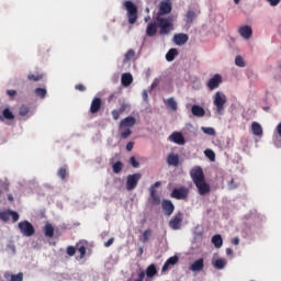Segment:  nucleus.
<instances>
[{
	"label": "nucleus",
	"mask_w": 281,
	"mask_h": 281,
	"mask_svg": "<svg viewBox=\"0 0 281 281\" xmlns=\"http://www.w3.org/2000/svg\"><path fill=\"white\" fill-rule=\"evenodd\" d=\"M172 12V0H162L158 5V12L156 14L157 22L159 23V35L168 36L172 30H175V25L172 23V19L164 18L166 14H170Z\"/></svg>",
	"instance_id": "nucleus-1"
},
{
	"label": "nucleus",
	"mask_w": 281,
	"mask_h": 281,
	"mask_svg": "<svg viewBox=\"0 0 281 281\" xmlns=\"http://www.w3.org/2000/svg\"><path fill=\"white\" fill-rule=\"evenodd\" d=\"M190 177L195 188L198 189V194L200 196H205L209 192H211L210 183L205 180V173L203 172V168L195 166L190 170Z\"/></svg>",
	"instance_id": "nucleus-2"
},
{
	"label": "nucleus",
	"mask_w": 281,
	"mask_h": 281,
	"mask_svg": "<svg viewBox=\"0 0 281 281\" xmlns=\"http://www.w3.org/2000/svg\"><path fill=\"white\" fill-rule=\"evenodd\" d=\"M136 123H137V120L135 119V116H127L120 122L119 128L120 131H123L121 133L122 139H128V137L133 135V131H131V128H133V126Z\"/></svg>",
	"instance_id": "nucleus-3"
},
{
	"label": "nucleus",
	"mask_w": 281,
	"mask_h": 281,
	"mask_svg": "<svg viewBox=\"0 0 281 281\" xmlns=\"http://www.w3.org/2000/svg\"><path fill=\"white\" fill-rule=\"evenodd\" d=\"M125 10L127 11V19L128 23L131 25H134V23H137V5L133 3L131 0H126L123 3Z\"/></svg>",
	"instance_id": "nucleus-4"
},
{
	"label": "nucleus",
	"mask_w": 281,
	"mask_h": 281,
	"mask_svg": "<svg viewBox=\"0 0 281 281\" xmlns=\"http://www.w3.org/2000/svg\"><path fill=\"white\" fill-rule=\"evenodd\" d=\"M213 104L216 108L218 115H223V111H225V104H227V97L225 93L216 92L214 95Z\"/></svg>",
	"instance_id": "nucleus-5"
},
{
	"label": "nucleus",
	"mask_w": 281,
	"mask_h": 281,
	"mask_svg": "<svg viewBox=\"0 0 281 281\" xmlns=\"http://www.w3.org/2000/svg\"><path fill=\"white\" fill-rule=\"evenodd\" d=\"M18 227L23 236L26 238H30L31 236H34L36 234V229L34 228V225L30 223L27 220H24L18 224Z\"/></svg>",
	"instance_id": "nucleus-6"
},
{
	"label": "nucleus",
	"mask_w": 281,
	"mask_h": 281,
	"mask_svg": "<svg viewBox=\"0 0 281 281\" xmlns=\"http://www.w3.org/2000/svg\"><path fill=\"white\" fill-rule=\"evenodd\" d=\"M188 196H190V189L186 186L175 188L171 192V199H176L177 201H186Z\"/></svg>",
	"instance_id": "nucleus-7"
},
{
	"label": "nucleus",
	"mask_w": 281,
	"mask_h": 281,
	"mask_svg": "<svg viewBox=\"0 0 281 281\" xmlns=\"http://www.w3.org/2000/svg\"><path fill=\"white\" fill-rule=\"evenodd\" d=\"M139 179H142V173H134L127 176L126 190H135L137 188V183H139Z\"/></svg>",
	"instance_id": "nucleus-8"
},
{
	"label": "nucleus",
	"mask_w": 281,
	"mask_h": 281,
	"mask_svg": "<svg viewBox=\"0 0 281 281\" xmlns=\"http://www.w3.org/2000/svg\"><path fill=\"white\" fill-rule=\"evenodd\" d=\"M10 216L13 223H16V221L20 218V215L16 213V211L7 210L0 212V221H3V223H8V221H10Z\"/></svg>",
	"instance_id": "nucleus-9"
},
{
	"label": "nucleus",
	"mask_w": 281,
	"mask_h": 281,
	"mask_svg": "<svg viewBox=\"0 0 281 281\" xmlns=\"http://www.w3.org/2000/svg\"><path fill=\"white\" fill-rule=\"evenodd\" d=\"M181 225H183V213L178 212L170 221L169 227L171 229H181Z\"/></svg>",
	"instance_id": "nucleus-10"
},
{
	"label": "nucleus",
	"mask_w": 281,
	"mask_h": 281,
	"mask_svg": "<svg viewBox=\"0 0 281 281\" xmlns=\"http://www.w3.org/2000/svg\"><path fill=\"white\" fill-rule=\"evenodd\" d=\"M223 77H221V75H214V77L207 81L206 86L210 89V91H214V89H218V87H221Z\"/></svg>",
	"instance_id": "nucleus-11"
},
{
	"label": "nucleus",
	"mask_w": 281,
	"mask_h": 281,
	"mask_svg": "<svg viewBox=\"0 0 281 281\" xmlns=\"http://www.w3.org/2000/svg\"><path fill=\"white\" fill-rule=\"evenodd\" d=\"M158 29H159V22L157 21V18H155L154 22H150L149 24H147L146 35L153 38V36L157 35Z\"/></svg>",
	"instance_id": "nucleus-12"
},
{
	"label": "nucleus",
	"mask_w": 281,
	"mask_h": 281,
	"mask_svg": "<svg viewBox=\"0 0 281 281\" xmlns=\"http://www.w3.org/2000/svg\"><path fill=\"white\" fill-rule=\"evenodd\" d=\"M100 109H102V99L99 97H95L91 101L90 113L92 115H95V113H100Z\"/></svg>",
	"instance_id": "nucleus-13"
},
{
	"label": "nucleus",
	"mask_w": 281,
	"mask_h": 281,
	"mask_svg": "<svg viewBox=\"0 0 281 281\" xmlns=\"http://www.w3.org/2000/svg\"><path fill=\"white\" fill-rule=\"evenodd\" d=\"M238 34L241 38L249 41V38H251V36L254 34V31L251 30V26L243 25L238 29Z\"/></svg>",
	"instance_id": "nucleus-14"
},
{
	"label": "nucleus",
	"mask_w": 281,
	"mask_h": 281,
	"mask_svg": "<svg viewBox=\"0 0 281 281\" xmlns=\"http://www.w3.org/2000/svg\"><path fill=\"white\" fill-rule=\"evenodd\" d=\"M161 207L167 216H172L175 212V204L170 200H162Z\"/></svg>",
	"instance_id": "nucleus-15"
},
{
	"label": "nucleus",
	"mask_w": 281,
	"mask_h": 281,
	"mask_svg": "<svg viewBox=\"0 0 281 281\" xmlns=\"http://www.w3.org/2000/svg\"><path fill=\"white\" fill-rule=\"evenodd\" d=\"M170 142H173V144H178L179 146H183L186 144V138L183 137V134L180 132H173L169 136Z\"/></svg>",
	"instance_id": "nucleus-16"
},
{
	"label": "nucleus",
	"mask_w": 281,
	"mask_h": 281,
	"mask_svg": "<svg viewBox=\"0 0 281 281\" xmlns=\"http://www.w3.org/2000/svg\"><path fill=\"white\" fill-rule=\"evenodd\" d=\"M205 267L203 258H200L195 260L193 263L190 265L189 269L193 272L203 271V268Z\"/></svg>",
	"instance_id": "nucleus-17"
},
{
	"label": "nucleus",
	"mask_w": 281,
	"mask_h": 281,
	"mask_svg": "<svg viewBox=\"0 0 281 281\" xmlns=\"http://www.w3.org/2000/svg\"><path fill=\"white\" fill-rule=\"evenodd\" d=\"M189 36L186 33H179L173 36V42L176 45H186L188 43Z\"/></svg>",
	"instance_id": "nucleus-18"
},
{
	"label": "nucleus",
	"mask_w": 281,
	"mask_h": 281,
	"mask_svg": "<svg viewBox=\"0 0 281 281\" xmlns=\"http://www.w3.org/2000/svg\"><path fill=\"white\" fill-rule=\"evenodd\" d=\"M177 262H179V257H177V256H173V257H170L169 259H167L161 269L162 273H165V271H168V269H170V267H175V265H177Z\"/></svg>",
	"instance_id": "nucleus-19"
},
{
	"label": "nucleus",
	"mask_w": 281,
	"mask_h": 281,
	"mask_svg": "<svg viewBox=\"0 0 281 281\" xmlns=\"http://www.w3.org/2000/svg\"><path fill=\"white\" fill-rule=\"evenodd\" d=\"M121 82L123 87H131L133 85V75L131 72H125L121 77Z\"/></svg>",
	"instance_id": "nucleus-20"
},
{
	"label": "nucleus",
	"mask_w": 281,
	"mask_h": 281,
	"mask_svg": "<svg viewBox=\"0 0 281 281\" xmlns=\"http://www.w3.org/2000/svg\"><path fill=\"white\" fill-rule=\"evenodd\" d=\"M75 248H76V251H79L80 259L82 260V258L87 256V244H85V241H79L76 244Z\"/></svg>",
	"instance_id": "nucleus-21"
},
{
	"label": "nucleus",
	"mask_w": 281,
	"mask_h": 281,
	"mask_svg": "<svg viewBox=\"0 0 281 281\" xmlns=\"http://www.w3.org/2000/svg\"><path fill=\"white\" fill-rule=\"evenodd\" d=\"M167 164L168 166H179V155L171 153L167 156Z\"/></svg>",
	"instance_id": "nucleus-22"
},
{
	"label": "nucleus",
	"mask_w": 281,
	"mask_h": 281,
	"mask_svg": "<svg viewBox=\"0 0 281 281\" xmlns=\"http://www.w3.org/2000/svg\"><path fill=\"white\" fill-rule=\"evenodd\" d=\"M191 112L195 117H203L205 115V110L200 105H192Z\"/></svg>",
	"instance_id": "nucleus-23"
},
{
	"label": "nucleus",
	"mask_w": 281,
	"mask_h": 281,
	"mask_svg": "<svg viewBox=\"0 0 281 281\" xmlns=\"http://www.w3.org/2000/svg\"><path fill=\"white\" fill-rule=\"evenodd\" d=\"M251 131L254 135H257V137H260L262 135V125H260V123L258 122H252Z\"/></svg>",
	"instance_id": "nucleus-24"
},
{
	"label": "nucleus",
	"mask_w": 281,
	"mask_h": 281,
	"mask_svg": "<svg viewBox=\"0 0 281 281\" xmlns=\"http://www.w3.org/2000/svg\"><path fill=\"white\" fill-rule=\"evenodd\" d=\"M167 109H171V111H177L178 105H177V101L175 100V98H169L167 100H164Z\"/></svg>",
	"instance_id": "nucleus-25"
},
{
	"label": "nucleus",
	"mask_w": 281,
	"mask_h": 281,
	"mask_svg": "<svg viewBox=\"0 0 281 281\" xmlns=\"http://www.w3.org/2000/svg\"><path fill=\"white\" fill-rule=\"evenodd\" d=\"M146 276L147 278H155V276H157V267L155 266V263H151L147 267Z\"/></svg>",
	"instance_id": "nucleus-26"
},
{
	"label": "nucleus",
	"mask_w": 281,
	"mask_h": 281,
	"mask_svg": "<svg viewBox=\"0 0 281 281\" xmlns=\"http://www.w3.org/2000/svg\"><path fill=\"white\" fill-rule=\"evenodd\" d=\"M179 55V52L177 50V48H171L169 49V52L166 54V60L168 63H172V60H175V57H177Z\"/></svg>",
	"instance_id": "nucleus-27"
},
{
	"label": "nucleus",
	"mask_w": 281,
	"mask_h": 281,
	"mask_svg": "<svg viewBox=\"0 0 281 281\" xmlns=\"http://www.w3.org/2000/svg\"><path fill=\"white\" fill-rule=\"evenodd\" d=\"M212 243L216 249H221V247H223V237L221 235H214L212 237Z\"/></svg>",
	"instance_id": "nucleus-28"
},
{
	"label": "nucleus",
	"mask_w": 281,
	"mask_h": 281,
	"mask_svg": "<svg viewBox=\"0 0 281 281\" xmlns=\"http://www.w3.org/2000/svg\"><path fill=\"white\" fill-rule=\"evenodd\" d=\"M151 205H159L161 198L157 194V191H150Z\"/></svg>",
	"instance_id": "nucleus-29"
},
{
	"label": "nucleus",
	"mask_w": 281,
	"mask_h": 281,
	"mask_svg": "<svg viewBox=\"0 0 281 281\" xmlns=\"http://www.w3.org/2000/svg\"><path fill=\"white\" fill-rule=\"evenodd\" d=\"M44 234L47 238H54V226L46 224L44 227Z\"/></svg>",
	"instance_id": "nucleus-30"
},
{
	"label": "nucleus",
	"mask_w": 281,
	"mask_h": 281,
	"mask_svg": "<svg viewBox=\"0 0 281 281\" xmlns=\"http://www.w3.org/2000/svg\"><path fill=\"white\" fill-rule=\"evenodd\" d=\"M2 117H3V120L12 121V120H14V113H12L9 110V108H5L4 110H2Z\"/></svg>",
	"instance_id": "nucleus-31"
},
{
	"label": "nucleus",
	"mask_w": 281,
	"mask_h": 281,
	"mask_svg": "<svg viewBox=\"0 0 281 281\" xmlns=\"http://www.w3.org/2000/svg\"><path fill=\"white\" fill-rule=\"evenodd\" d=\"M122 168H124V165L120 160L112 166L114 175H120V172H122Z\"/></svg>",
	"instance_id": "nucleus-32"
},
{
	"label": "nucleus",
	"mask_w": 281,
	"mask_h": 281,
	"mask_svg": "<svg viewBox=\"0 0 281 281\" xmlns=\"http://www.w3.org/2000/svg\"><path fill=\"white\" fill-rule=\"evenodd\" d=\"M27 80H30L31 82H38L40 80H43V75H40V74H36V75L29 74L27 75Z\"/></svg>",
	"instance_id": "nucleus-33"
},
{
	"label": "nucleus",
	"mask_w": 281,
	"mask_h": 281,
	"mask_svg": "<svg viewBox=\"0 0 281 281\" xmlns=\"http://www.w3.org/2000/svg\"><path fill=\"white\" fill-rule=\"evenodd\" d=\"M150 236H153V231L150 228L146 229L143 233V237H142V243H148V240L150 239Z\"/></svg>",
	"instance_id": "nucleus-34"
},
{
	"label": "nucleus",
	"mask_w": 281,
	"mask_h": 281,
	"mask_svg": "<svg viewBox=\"0 0 281 281\" xmlns=\"http://www.w3.org/2000/svg\"><path fill=\"white\" fill-rule=\"evenodd\" d=\"M226 265L227 262L225 261V259H216L214 262L215 269H225Z\"/></svg>",
	"instance_id": "nucleus-35"
},
{
	"label": "nucleus",
	"mask_w": 281,
	"mask_h": 281,
	"mask_svg": "<svg viewBox=\"0 0 281 281\" xmlns=\"http://www.w3.org/2000/svg\"><path fill=\"white\" fill-rule=\"evenodd\" d=\"M35 94L37 95V98H41L43 100V98H45V95H47V89L36 88Z\"/></svg>",
	"instance_id": "nucleus-36"
},
{
	"label": "nucleus",
	"mask_w": 281,
	"mask_h": 281,
	"mask_svg": "<svg viewBox=\"0 0 281 281\" xmlns=\"http://www.w3.org/2000/svg\"><path fill=\"white\" fill-rule=\"evenodd\" d=\"M57 175L63 181H65V179H67V167L59 168Z\"/></svg>",
	"instance_id": "nucleus-37"
},
{
	"label": "nucleus",
	"mask_w": 281,
	"mask_h": 281,
	"mask_svg": "<svg viewBox=\"0 0 281 281\" xmlns=\"http://www.w3.org/2000/svg\"><path fill=\"white\" fill-rule=\"evenodd\" d=\"M135 58V50L134 49H128L124 56L125 63H128V60H132Z\"/></svg>",
	"instance_id": "nucleus-38"
},
{
	"label": "nucleus",
	"mask_w": 281,
	"mask_h": 281,
	"mask_svg": "<svg viewBox=\"0 0 281 281\" xmlns=\"http://www.w3.org/2000/svg\"><path fill=\"white\" fill-rule=\"evenodd\" d=\"M194 19H196V12L189 10L187 12V23H192V21H194Z\"/></svg>",
	"instance_id": "nucleus-39"
},
{
	"label": "nucleus",
	"mask_w": 281,
	"mask_h": 281,
	"mask_svg": "<svg viewBox=\"0 0 281 281\" xmlns=\"http://www.w3.org/2000/svg\"><path fill=\"white\" fill-rule=\"evenodd\" d=\"M235 65L237 67H245V59L243 58V56H240V55L236 56Z\"/></svg>",
	"instance_id": "nucleus-40"
},
{
	"label": "nucleus",
	"mask_w": 281,
	"mask_h": 281,
	"mask_svg": "<svg viewBox=\"0 0 281 281\" xmlns=\"http://www.w3.org/2000/svg\"><path fill=\"white\" fill-rule=\"evenodd\" d=\"M27 113H30V108L27 105H22L20 108V111H19V114L22 116V117H25V115H27Z\"/></svg>",
	"instance_id": "nucleus-41"
},
{
	"label": "nucleus",
	"mask_w": 281,
	"mask_h": 281,
	"mask_svg": "<svg viewBox=\"0 0 281 281\" xmlns=\"http://www.w3.org/2000/svg\"><path fill=\"white\" fill-rule=\"evenodd\" d=\"M66 254H67V256H70V257L76 256V246L75 247L74 246H68L66 248Z\"/></svg>",
	"instance_id": "nucleus-42"
},
{
	"label": "nucleus",
	"mask_w": 281,
	"mask_h": 281,
	"mask_svg": "<svg viewBox=\"0 0 281 281\" xmlns=\"http://www.w3.org/2000/svg\"><path fill=\"white\" fill-rule=\"evenodd\" d=\"M203 133L206 135H216V131H214V127H202Z\"/></svg>",
	"instance_id": "nucleus-43"
},
{
	"label": "nucleus",
	"mask_w": 281,
	"mask_h": 281,
	"mask_svg": "<svg viewBox=\"0 0 281 281\" xmlns=\"http://www.w3.org/2000/svg\"><path fill=\"white\" fill-rule=\"evenodd\" d=\"M10 281H23V273L19 272L18 274H12Z\"/></svg>",
	"instance_id": "nucleus-44"
},
{
	"label": "nucleus",
	"mask_w": 281,
	"mask_h": 281,
	"mask_svg": "<svg viewBox=\"0 0 281 281\" xmlns=\"http://www.w3.org/2000/svg\"><path fill=\"white\" fill-rule=\"evenodd\" d=\"M130 164L131 166H133V168H139V162L137 161V159L135 158V156H132L130 158Z\"/></svg>",
	"instance_id": "nucleus-45"
},
{
	"label": "nucleus",
	"mask_w": 281,
	"mask_h": 281,
	"mask_svg": "<svg viewBox=\"0 0 281 281\" xmlns=\"http://www.w3.org/2000/svg\"><path fill=\"white\" fill-rule=\"evenodd\" d=\"M205 156L209 157L211 160H214L216 157V155L214 154V151L212 149H206Z\"/></svg>",
	"instance_id": "nucleus-46"
},
{
	"label": "nucleus",
	"mask_w": 281,
	"mask_h": 281,
	"mask_svg": "<svg viewBox=\"0 0 281 281\" xmlns=\"http://www.w3.org/2000/svg\"><path fill=\"white\" fill-rule=\"evenodd\" d=\"M146 278V272L144 270H142L139 273H138V278L135 279L134 281H144V279Z\"/></svg>",
	"instance_id": "nucleus-47"
},
{
	"label": "nucleus",
	"mask_w": 281,
	"mask_h": 281,
	"mask_svg": "<svg viewBox=\"0 0 281 281\" xmlns=\"http://www.w3.org/2000/svg\"><path fill=\"white\" fill-rule=\"evenodd\" d=\"M120 115H122V114L117 110L112 111L113 120H115V121L120 120Z\"/></svg>",
	"instance_id": "nucleus-48"
},
{
	"label": "nucleus",
	"mask_w": 281,
	"mask_h": 281,
	"mask_svg": "<svg viewBox=\"0 0 281 281\" xmlns=\"http://www.w3.org/2000/svg\"><path fill=\"white\" fill-rule=\"evenodd\" d=\"M75 89L77 91H87V87H85V85H81V83L76 85Z\"/></svg>",
	"instance_id": "nucleus-49"
},
{
	"label": "nucleus",
	"mask_w": 281,
	"mask_h": 281,
	"mask_svg": "<svg viewBox=\"0 0 281 281\" xmlns=\"http://www.w3.org/2000/svg\"><path fill=\"white\" fill-rule=\"evenodd\" d=\"M159 186H161L160 181L155 182L154 184L150 186L149 191L150 192H153V190L157 191L156 188H159Z\"/></svg>",
	"instance_id": "nucleus-50"
},
{
	"label": "nucleus",
	"mask_w": 281,
	"mask_h": 281,
	"mask_svg": "<svg viewBox=\"0 0 281 281\" xmlns=\"http://www.w3.org/2000/svg\"><path fill=\"white\" fill-rule=\"evenodd\" d=\"M115 243V238L111 237L108 241L104 243V247H111Z\"/></svg>",
	"instance_id": "nucleus-51"
},
{
	"label": "nucleus",
	"mask_w": 281,
	"mask_h": 281,
	"mask_svg": "<svg viewBox=\"0 0 281 281\" xmlns=\"http://www.w3.org/2000/svg\"><path fill=\"white\" fill-rule=\"evenodd\" d=\"M159 86V79H155L150 86V90L156 89Z\"/></svg>",
	"instance_id": "nucleus-52"
},
{
	"label": "nucleus",
	"mask_w": 281,
	"mask_h": 281,
	"mask_svg": "<svg viewBox=\"0 0 281 281\" xmlns=\"http://www.w3.org/2000/svg\"><path fill=\"white\" fill-rule=\"evenodd\" d=\"M7 95L9 98H14V95H16V90H7Z\"/></svg>",
	"instance_id": "nucleus-53"
},
{
	"label": "nucleus",
	"mask_w": 281,
	"mask_h": 281,
	"mask_svg": "<svg viewBox=\"0 0 281 281\" xmlns=\"http://www.w3.org/2000/svg\"><path fill=\"white\" fill-rule=\"evenodd\" d=\"M267 1L268 3H270V5H272V8H276V5H278L281 0H267Z\"/></svg>",
	"instance_id": "nucleus-54"
},
{
	"label": "nucleus",
	"mask_w": 281,
	"mask_h": 281,
	"mask_svg": "<svg viewBox=\"0 0 281 281\" xmlns=\"http://www.w3.org/2000/svg\"><path fill=\"white\" fill-rule=\"evenodd\" d=\"M229 188H231V190H236V188H238V184H236V182L234 181V179H232V180L229 181Z\"/></svg>",
	"instance_id": "nucleus-55"
},
{
	"label": "nucleus",
	"mask_w": 281,
	"mask_h": 281,
	"mask_svg": "<svg viewBox=\"0 0 281 281\" xmlns=\"http://www.w3.org/2000/svg\"><path fill=\"white\" fill-rule=\"evenodd\" d=\"M133 146H135V143H133V142L127 143V145H126V150H127L128 153H131V150H133Z\"/></svg>",
	"instance_id": "nucleus-56"
},
{
	"label": "nucleus",
	"mask_w": 281,
	"mask_h": 281,
	"mask_svg": "<svg viewBox=\"0 0 281 281\" xmlns=\"http://www.w3.org/2000/svg\"><path fill=\"white\" fill-rule=\"evenodd\" d=\"M117 111L122 115V113H124V111H126V104L123 103Z\"/></svg>",
	"instance_id": "nucleus-57"
},
{
	"label": "nucleus",
	"mask_w": 281,
	"mask_h": 281,
	"mask_svg": "<svg viewBox=\"0 0 281 281\" xmlns=\"http://www.w3.org/2000/svg\"><path fill=\"white\" fill-rule=\"evenodd\" d=\"M232 245H240V238H238V237L233 238Z\"/></svg>",
	"instance_id": "nucleus-58"
},
{
	"label": "nucleus",
	"mask_w": 281,
	"mask_h": 281,
	"mask_svg": "<svg viewBox=\"0 0 281 281\" xmlns=\"http://www.w3.org/2000/svg\"><path fill=\"white\" fill-rule=\"evenodd\" d=\"M143 100L145 102H148V91H146V90L143 91Z\"/></svg>",
	"instance_id": "nucleus-59"
},
{
	"label": "nucleus",
	"mask_w": 281,
	"mask_h": 281,
	"mask_svg": "<svg viewBox=\"0 0 281 281\" xmlns=\"http://www.w3.org/2000/svg\"><path fill=\"white\" fill-rule=\"evenodd\" d=\"M276 131H277V134L281 137V123L278 124Z\"/></svg>",
	"instance_id": "nucleus-60"
},
{
	"label": "nucleus",
	"mask_w": 281,
	"mask_h": 281,
	"mask_svg": "<svg viewBox=\"0 0 281 281\" xmlns=\"http://www.w3.org/2000/svg\"><path fill=\"white\" fill-rule=\"evenodd\" d=\"M226 254H227V256H232V254H234V250H232V248H227Z\"/></svg>",
	"instance_id": "nucleus-61"
},
{
	"label": "nucleus",
	"mask_w": 281,
	"mask_h": 281,
	"mask_svg": "<svg viewBox=\"0 0 281 281\" xmlns=\"http://www.w3.org/2000/svg\"><path fill=\"white\" fill-rule=\"evenodd\" d=\"M8 201L12 203V201H14V195H12L11 193L8 194Z\"/></svg>",
	"instance_id": "nucleus-62"
},
{
	"label": "nucleus",
	"mask_w": 281,
	"mask_h": 281,
	"mask_svg": "<svg viewBox=\"0 0 281 281\" xmlns=\"http://www.w3.org/2000/svg\"><path fill=\"white\" fill-rule=\"evenodd\" d=\"M274 144H276V147H277V148H280V147H281V143H277V142H276Z\"/></svg>",
	"instance_id": "nucleus-63"
},
{
	"label": "nucleus",
	"mask_w": 281,
	"mask_h": 281,
	"mask_svg": "<svg viewBox=\"0 0 281 281\" xmlns=\"http://www.w3.org/2000/svg\"><path fill=\"white\" fill-rule=\"evenodd\" d=\"M114 98V94H111L110 97H109V102H111V100Z\"/></svg>",
	"instance_id": "nucleus-64"
}]
</instances>
